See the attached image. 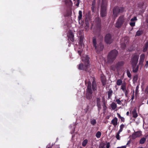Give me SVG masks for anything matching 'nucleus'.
Listing matches in <instances>:
<instances>
[{
    "label": "nucleus",
    "mask_w": 148,
    "mask_h": 148,
    "mask_svg": "<svg viewBox=\"0 0 148 148\" xmlns=\"http://www.w3.org/2000/svg\"><path fill=\"white\" fill-rule=\"evenodd\" d=\"M146 140V138L143 137L139 141V143L141 144H143L145 142Z\"/></svg>",
    "instance_id": "nucleus-30"
},
{
    "label": "nucleus",
    "mask_w": 148,
    "mask_h": 148,
    "mask_svg": "<svg viewBox=\"0 0 148 148\" xmlns=\"http://www.w3.org/2000/svg\"><path fill=\"white\" fill-rule=\"evenodd\" d=\"M101 135V133L100 131H98L97 132L96 134V136L97 138H100Z\"/></svg>",
    "instance_id": "nucleus-34"
},
{
    "label": "nucleus",
    "mask_w": 148,
    "mask_h": 148,
    "mask_svg": "<svg viewBox=\"0 0 148 148\" xmlns=\"http://www.w3.org/2000/svg\"><path fill=\"white\" fill-rule=\"evenodd\" d=\"M82 51H81V50H79L78 51V53L79 54L80 56H81V53H82Z\"/></svg>",
    "instance_id": "nucleus-51"
},
{
    "label": "nucleus",
    "mask_w": 148,
    "mask_h": 148,
    "mask_svg": "<svg viewBox=\"0 0 148 148\" xmlns=\"http://www.w3.org/2000/svg\"><path fill=\"white\" fill-rule=\"evenodd\" d=\"M118 54V51L115 49L110 51L107 57L108 62L110 63L112 62L116 58Z\"/></svg>",
    "instance_id": "nucleus-2"
},
{
    "label": "nucleus",
    "mask_w": 148,
    "mask_h": 148,
    "mask_svg": "<svg viewBox=\"0 0 148 148\" xmlns=\"http://www.w3.org/2000/svg\"><path fill=\"white\" fill-rule=\"evenodd\" d=\"M117 114L119 118H120V114L119 113H117Z\"/></svg>",
    "instance_id": "nucleus-60"
},
{
    "label": "nucleus",
    "mask_w": 148,
    "mask_h": 148,
    "mask_svg": "<svg viewBox=\"0 0 148 148\" xmlns=\"http://www.w3.org/2000/svg\"><path fill=\"white\" fill-rule=\"evenodd\" d=\"M88 66V65H79L78 68L80 70L87 71Z\"/></svg>",
    "instance_id": "nucleus-18"
},
{
    "label": "nucleus",
    "mask_w": 148,
    "mask_h": 148,
    "mask_svg": "<svg viewBox=\"0 0 148 148\" xmlns=\"http://www.w3.org/2000/svg\"><path fill=\"white\" fill-rule=\"evenodd\" d=\"M121 89H122L124 92H125V95L127 97L128 92L127 90H126V84H123L121 86Z\"/></svg>",
    "instance_id": "nucleus-17"
},
{
    "label": "nucleus",
    "mask_w": 148,
    "mask_h": 148,
    "mask_svg": "<svg viewBox=\"0 0 148 148\" xmlns=\"http://www.w3.org/2000/svg\"><path fill=\"white\" fill-rule=\"evenodd\" d=\"M117 84L118 85H120V79H119L117 80Z\"/></svg>",
    "instance_id": "nucleus-47"
},
{
    "label": "nucleus",
    "mask_w": 148,
    "mask_h": 148,
    "mask_svg": "<svg viewBox=\"0 0 148 148\" xmlns=\"http://www.w3.org/2000/svg\"><path fill=\"white\" fill-rule=\"evenodd\" d=\"M102 104H106L107 103V101L104 98H103L102 99Z\"/></svg>",
    "instance_id": "nucleus-41"
},
{
    "label": "nucleus",
    "mask_w": 148,
    "mask_h": 148,
    "mask_svg": "<svg viewBox=\"0 0 148 148\" xmlns=\"http://www.w3.org/2000/svg\"><path fill=\"white\" fill-rule=\"evenodd\" d=\"M105 145L106 144L104 143H101L99 144V148H106V147H104Z\"/></svg>",
    "instance_id": "nucleus-35"
},
{
    "label": "nucleus",
    "mask_w": 148,
    "mask_h": 148,
    "mask_svg": "<svg viewBox=\"0 0 148 148\" xmlns=\"http://www.w3.org/2000/svg\"><path fill=\"white\" fill-rule=\"evenodd\" d=\"M129 112H127L126 113V114L127 115H129Z\"/></svg>",
    "instance_id": "nucleus-62"
},
{
    "label": "nucleus",
    "mask_w": 148,
    "mask_h": 148,
    "mask_svg": "<svg viewBox=\"0 0 148 148\" xmlns=\"http://www.w3.org/2000/svg\"><path fill=\"white\" fill-rule=\"evenodd\" d=\"M131 140H129V141L128 142H127V145H128V144H130V143H131Z\"/></svg>",
    "instance_id": "nucleus-58"
},
{
    "label": "nucleus",
    "mask_w": 148,
    "mask_h": 148,
    "mask_svg": "<svg viewBox=\"0 0 148 148\" xmlns=\"http://www.w3.org/2000/svg\"><path fill=\"white\" fill-rule=\"evenodd\" d=\"M139 56L137 54L132 55L131 58L130 62L132 65H137Z\"/></svg>",
    "instance_id": "nucleus-5"
},
{
    "label": "nucleus",
    "mask_w": 148,
    "mask_h": 148,
    "mask_svg": "<svg viewBox=\"0 0 148 148\" xmlns=\"http://www.w3.org/2000/svg\"><path fill=\"white\" fill-rule=\"evenodd\" d=\"M77 3L76 4V6L77 7H78L79 5V4L80 2V0H77Z\"/></svg>",
    "instance_id": "nucleus-46"
},
{
    "label": "nucleus",
    "mask_w": 148,
    "mask_h": 148,
    "mask_svg": "<svg viewBox=\"0 0 148 148\" xmlns=\"http://www.w3.org/2000/svg\"><path fill=\"white\" fill-rule=\"evenodd\" d=\"M148 68V65H145L144 68L147 69Z\"/></svg>",
    "instance_id": "nucleus-59"
},
{
    "label": "nucleus",
    "mask_w": 148,
    "mask_h": 148,
    "mask_svg": "<svg viewBox=\"0 0 148 148\" xmlns=\"http://www.w3.org/2000/svg\"><path fill=\"white\" fill-rule=\"evenodd\" d=\"M137 136L136 134V133L135 132L132 135V139H135Z\"/></svg>",
    "instance_id": "nucleus-42"
},
{
    "label": "nucleus",
    "mask_w": 148,
    "mask_h": 148,
    "mask_svg": "<svg viewBox=\"0 0 148 148\" xmlns=\"http://www.w3.org/2000/svg\"><path fill=\"white\" fill-rule=\"evenodd\" d=\"M148 47V42L146 43L144 47L143 51V52H145L147 51V48Z\"/></svg>",
    "instance_id": "nucleus-28"
},
{
    "label": "nucleus",
    "mask_w": 148,
    "mask_h": 148,
    "mask_svg": "<svg viewBox=\"0 0 148 148\" xmlns=\"http://www.w3.org/2000/svg\"><path fill=\"white\" fill-rule=\"evenodd\" d=\"M138 86H137L136 87V94L137 93L138 91Z\"/></svg>",
    "instance_id": "nucleus-50"
},
{
    "label": "nucleus",
    "mask_w": 148,
    "mask_h": 148,
    "mask_svg": "<svg viewBox=\"0 0 148 148\" xmlns=\"http://www.w3.org/2000/svg\"><path fill=\"white\" fill-rule=\"evenodd\" d=\"M84 37L82 35H81L79 38V43L82 45L83 44V42L84 40Z\"/></svg>",
    "instance_id": "nucleus-27"
},
{
    "label": "nucleus",
    "mask_w": 148,
    "mask_h": 148,
    "mask_svg": "<svg viewBox=\"0 0 148 148\" xmlns=\"http://www.w3.org/2000/svg\"><path fill=\"white\" fill-rule=\"evenodd\" d=\"M121 65H122V64H123V62L121 61Z\"/></svg>",
    "instance_id": "nucleus-64"
},
{
    "label": "nucleus",
    "mask_w": 148,
    "mask_h": 148,
    "mask_svg": "<svg viewBox=\"0 0 148 148\" xmlns=\"http://www.w3.org/2000/svg\"><path fill=\"white\" fill-rule=\"evenodd\" d=\"M95 0H94L92 2V3L91 5V10L92 12H94L95 11Z\"/></svg>",
    "instance_id": "nucleus-23"
},
{
    "label": "nucleus",
    "mask_w": 148,
    "mask_h": 148,
    "mask_svg": "<svg viewBox=\"0 0 148 148\" xmlns=\"http://www.w3.org/2000/svg\"><path fill=\"white\" fill-rule=\"evenodd\" d=\"M87 88L86 90V98L88 99H90L92 97V91L91 88V84L90 81H89L87 83Z\"/></svg>",
    "instance_id": "nucleus-4"
},
{
    "label": "nucleus",
    "mask_w": 148,
    "mask_h": 148,
    "mask_svg": "<svg viewBox=\"0 0 148 148\" xmlns=\"http://www.w3.org/2000/svg\"><path fill=\"white\" fill-rule=\"evenodd\" d=\"M88 109H89V106H87V107L86 108V113L88 111Z\"/></svg>",
    "instance_id": "nucleus-52"
},
{
    "label": "nucleus",
    "mask_w": 148,
    "mask_h": 148,
    "mask_svg": "<svg viewBox=\"0 0 148 148\" xmlns=\"http://www.w3.org/2000/svg\"><path fill=\"white\" fill-rule=\"evenodd\" d=\"M127 76L130 78H131V75L130 71L127 70Z\"/></svg>",
    "instance_id": "nucleus-39"
},
{
    "label": "nucleus",
    "mask_w": 148,
    "mask_h": 148,
    "mask_svg": "<svg viewBox=\"0 0 148 148\" xmlns=\"http://www.w3.org/2000/svg\"><path fill=\"white\" fill-rule=\"evenodd\" d=\"M138 78V76L137 75H134L133 77V81L134 83H135L137 82V81Z\"/></svg>",
    "instance_id": "nucleus-31"
},
{
    "label": "nucleus",
    "mask_w": 148,
    "mask_h": 148,
    "mask_svg": "<svg viewBox=\"0 0 148 148\" xmlns=\"http://www.w3.org/2000/svg\"><path fill=\"white\" fill-rule=\"evenodd\" d=\"M124 120V119L123 117L121 116V121L123 122Z\"/></svg>",
    "instance_id": "nucleus-55"
},
{
    "label": "nucleus",
    "mask_w": 148,
    "mask_h": 148,
    "mask_svg": "<svg viewBox=\"0 0 148 148\" xmlns=\"http://www.w3.org/2000/svg\"><path fill=\"white\" fill-rule=\"evenodd\" d=\"M88 140L87 139L84 140L82 143V145L83 146L85 147L86 146L87 143H88Z\"/></svg>",
    "instance_id": "nucleus-33"
},
{
    "label": "nucleus",
    "mask_w": 148,
    "mask_h": 148,
    "mask_svg": "<svg viewBox=\"0 0 148 148\" xmlns=\"http://www.w3.org/2000/svg\"><path fill=\"white\" fill-rule=\"evenodd\" d=\"M110 143L108 142L107 143L106 145V148H109L110 147Z\"/></svg>",
    "instance_id": "nucleus-48"
},
{
    "label": "nucleus",
    "mask_w": 148,
    "mask_h": 148,
    "mask_svg": "<svg viewBox=\"0 0 148 148\" xmlns=\"http://www.w3.org/2000/svg\"><path fill=\"white\" fill-rule=\"evenodd\" d=\"M143 33V31L142 30H138L136 32V36H140Z\"/></svg>",
    "instance_id": "nucleus-32"
},
{
    "label": "nucleus",
    "mask_w": 148,
    "mask_h": 148,
    "mask_svg": "<svg viewBox=\"0 0 148 148\" xmlns=\"http://www.w3.org/2000/svg\"><path fill=\"white\" fill-rule=\"evenodd\" d=\"M110 106L111 108V109L112 110H115V111H117L119 108L117 109V105L114 102H112L110 104Z\"/></svg>",
    "instance_id": "nucleus-15"
},
{
    "label": "nucleus",
    "mask_w": 148,
    "mask_h": 148,
    "mask_svg": "<svg viewBox=\"0 0 148 148\" xmlns=\"http://www.w3.org/2000/svg\"><path fill=\"white\" fill-rule=\"evenodd\" d=\"M65 3L66 6L68 8H70L72 4V2L71 0H66Z\"/></svg>",
    "instance_id": "nucleus-20"
},
{
    "label": "nucleus",
    "mask_w": 148,
    "mask_h": 148,
    "mask_svg": "<svg viewBox=\"0 0 148 148\" xmlns=\"http://www.w3.org/2000/svg\"><path fill=\"white\" fill-rule=\"evenodd\" d=\"M68 37V39H69L72 42L74 41V35L73 33L71 31L69 32Z\"/></svg>",
    "instance_id": "nucleus-13"
},
{
    "label": "nucleus",
    "mask_w": 148,
    "mask_h": 148,
    "mask_svg": "<svg viewBox=\"0 0 148 148\" xmlns=\"http://www.w3.org/2000/svg\"><path fill=\"white\" fill-rule=\"evenodd\" d=\"M81 59L83 62L85 63V65H88L89 64V58L88 55L85 56H83L81 58Z\"/></svg>",
    "instance_id": "nucleus-9"
},
{
    "label": "nucleus",
    "mask_w": 148,
    "mask_h": 148,
    "mask_svg": "<svg viewBox=\"0 0 148 148\" xmlns=\"http://www.w3.org/2000/svg\"><path fill=\"white\" fill-rule=\"evenodd\" d=\"M116 102L117 103L119 104H120V100L119 99H116Z\"/></svg>",
    "instance_id": "nucleus-49"
},
{
    "label": "nucleus",
    "mask_w": 148,
    "mask_h": 148,
    "mask_svg": "<svg viewBox=\"0 0 148 148\" xmlns=\"http://www.w3.org/2000/svg\"><path fill=\"white\" fill-rule=\"evenodd\" d=\"M96 100L97 103V106L98 108V110L99 112L100 110L101 109V99L99 97H98L96 98Z\"/></svg>",
    "instance_id": "nucleus-10"
},
{
    "label": "nucleus",
    "mask_w": 148,
    "mask_h": 148,
    "mask_svg": "<svg viewBox=\"0 0 148 148\" xmlns=\"http://www.w3.org/2000/svg\"><path fill=\"white\" fill-rule=\"evenodd\" d=\"M79 15L78 16V20L79 21L81 19L82 17V12L81 10H79Z\"/></svg>",
    "instance_id": "nucleus-29"
},
{
    "label": "nucleus",
    "mask_w": 148,
    "mask_h": 148,
    "mask_svg": "<svg viewBox=\"0 0 148 148\" xmlns=\"http://www.w3.org/2000/svg\"><path fill=\"white\" fill-rule=\"evenodd\" d=\"M92 43L97 53H99L100 51L103 50L104 46L103 43L100 42L97 45L96 39L95 37H93Z\"/></svg>",
    "instance_id": "nucleus-3"
},
{
    "label": "nucleus",
    "mask_w": 148,
    "mask_h": 148,
    "mask_svg": "<svg viewBox=\"0 0 148 148\" xmlns=\"http://www.w3.org/2000/svg\"><path fill=\"white\" fill-rule=\"evenodd\" d=\"M120 65H111V68L112 70L114 71H117L118 72V68Z\"/></svg>",
    "instance_id": "nucleus-22"
},
{
    "label": "nucleus",
    "mask_w": 148,
    "mask_h": 148,
    "mask_svg": "<svg viewBox=\"0 0 148 148\" xmlns=\"http://www.w3.org/2000/svg\"><path fill=\"white\" fill-rule=\"evenodd\" d=\"M106 79L105 76L102 75L101 77V80L103 86H105L106 84Z\"/></svg>",
    "instance_id": "nucleus-14"
},
{
    "label": "nucleus",
    "mask_w": 148,
    "mask_h": 148,
    "mask_svg": "<svg viewBox=\"0 0 148 148\" xmlns=\"http://www.w3.org/2000/svg\"><path fill=\"white\" fill-rule=\"evenodd\" d=\"M103 107V110L104 112H106L107 109V106L106 105V104H102Z\"/></svg>",
    "instance_id": "nucleus-37"
},
{
    "label": "nucleus",
    "mask_w": 148,
    "mask_h": 148,
    "mask_svg": "<svg viewBox=\"0 0 148 148\" xmlns=\"http://www.w3.org/2000/svg\"><path fill=\"white\" fill-rule=\"evenodd\" d=\"M124 126V125L123 124H122L121 125V132L122 131V129L123 127Z\"/></svg>",
    "instance_id": "nucleus-54"
},
{
    "label": "nucleus",
    "mask_w": 148,
    "mask_h": 148,
    "mask_svg": "<svg viewBox=\"0 0 148 148\" xmlns=\"http://www.w3.org/2000/svg\"><path fill=\"white\" fill-rule=\"evenodd\" d=\"M115 27L118 28L120 27V16L119 17L118 21L115 24Z\"/></svg>",
    "instance_id": "nucleus-24"
},
{
    "label": "nucleus",
    "mask_w": 148,
    "mask_h": 148,
    "mask_svg": "<svg viewBox=\"0 0 148 148\" xmlns=\"http://www.w3.org/2000/svg\"><path fill=\"white\" fill-rule=\"evenodd\" d=\"M118 119L116 117L114 118L111 121V123L116 127L117 124Z\"/></svg>",
    "instance_id": "nucleus-19"
},
{
    "label": "nucleus",
    "mask_w": 148,
    "mask_h": 148,
    "mask_svg": "<svg viewBox=\"0 0 148 148\" xmlns=\"http://www.w3.org/2000/svg\"><path fill=\"white\" fill-rule=\"evenodd\" d=\"M104 41L107 44H110L113 41L112 36L110 34H107L104 37Z\"/></svg>",
    "instance_id": "nucleus-6"
},
{
    "label": "nucleus",
    "mask_w": 148,
    "mask_h": 148,
    "mask_svg": "<svg viewBox=\"0 0 148 148\" xmlns=\"http://www.w3.org/2000/svg\"><path fill=\"white\" fill-rule=\"evenodd\" d=\"M126 146H124L122 147H121V148H126Z\"/></svg>",
    "instance_id": "nucleus-61"
},
{
    "label": "nucleus",
    "mask_w": 148,
    "mask_h": 148,
    "mask_svg": "<svg viewBox=\"0 0 148 148\" xmlns=\"http://www.w3.org/2000/svg\"><path fill=\"white\" fill-rule=\"evenodd\" d=\"M93 91H95L97 89V84L96 81L94 80L92 83L91 88Z\"/></svg>",
    "instance_id": "nucleus-16"
},
{
    "label": "nucleus",
    "mask_w": 148,
    "mask_h": 148,
    "mask_svg": "<svg viewBox=\"0 0 148 148\" xmlns=\"http://www.w3.org/2000/svg\"><path fill=\"white\" fill-rule=\"evenodd\" d=\"M84 26L89 27V23L88 21H86L84 24Z\"/></svg>",
    "instance_id": "nucleus-43"
},
{
    "label": "nucleus",
    "mask_w": 148,
    "mask_h": 148,
    "mask_svg": "<svg viewBox=\"0 0 148 148\" xmlns=\"http://www.w3.org/2000/svg\"><path fill=\"white\" fill-rule=\"evenodd\" d=\"M145 65H148V60L146 62V64Z\"/></svg>",
    "instance_id": "nucleus-63"
},
{
    "label": "nucleus",
    "mask_w": 148,
    "mask_h": 148,
    "mask_svg": "<svg viewBox=\"0 0 148 148\" xmlns=\"http://www.w3.org/2000/svg\"><path fill=\"white\" fill-rule=\"evenodd\" d=\"M120 132V129L119 130V131L118 132V133H117V134H116V138L118 140H119L120 139L119 134V133Z\"/></svg>",
    "instance_id": "nucleus-38"
},
{
    "label": "nucleus",
    "mask_w": 148,
    "mask_h": 148,
    "mask_svg": "<svg viewBox=\"0 0 148 148\" xmlns=\"http://www.w3.org/2000/svg\"><path fill=\"white\" fill-rule=\"evenodd\" d=\"M130 25L132 27H134L135 26V22H131L130 23Z\"/></svg>",
    "instance_id": "nucleus-44"
},
{
    "label": "nucleus",
    "mask_w": 148,
    "mask_h": 148,
    "mask_svg": "<svg viewBox=\"0 0 148 148\" xmlns=\"http://www.w3.org/2000/svg\"><path fill=\"white\" fill-rule=\"evenodd\" d=\"M89 27H87L86 26H84V28L85 29H86V30H88V29Z\"/></svg>",
    "instance_id": "nucleus-56"
},
{
    "label": "nucleus",
    "mask_w": 148,
    "mask_h": 148,
    "mask_svg": "<svg viewBox=\"0 0 148 148\" xmlns=\"http://www.w3.org/2000/svg\"><path fill=\"white\" fill-rule=\"evenodd\" d=\"M120 11V10L119 7H115L113 10V14L114 17L115 18L117 17Z\"/></svg>",
    "instance_id": "nucleus-8"
},
{
    "label": "nucleus",
    "mask_w": 148,
    "mask_h": 148,
    "mask_svg": "<svg viewBox=\"0 0 148 148\" xmlns=\"http://www.w3.org/2000/svg\"><path fill=\"white\" fill-rule=\"evenodd\" d=\"M95 21L97 26L98 27L100 28L101 27V19L99 17H97L95 19Z\"/></svg>",
    "instance_id": "nucleus-11"
},
{
    "label": "nucleus",
    "mask_w": 148,
    "mask_h": 148,
    "mask_svg": "<svg viewBox=\"0 0 148 148\" xmlns=\"http://www.w3.org/2000/svg\"><path fill=\"white\" fill-rule=\"evenodd\" d=\"M132 114L133 115V117L134 118H136L138 116V114L136 113V109L135 108L132 112Z\"/></svg>",
    "instance_id": "nucleus-25"
},
{
    "label": "nucleus",
    "mask_w": 148,
    "mask_h": 148,
    "mask_svg": "<svg viewBox=\"0 0 148 148\" xmlns=\"http://www.w3.org/2000/svg\"><path fill=\"white\" fill-rule=\"evenodd\" d=\"M129 40V38L127 36H125L123 39V43L121 45V47L122 49H125L126 46V44L128 42Z\"/></svg>",
    "instance_id": "nucleus-7"
},
{
    "label": "nucleus",
    "mask_w": 148,
    "mask_h": 148,
    "mask_svg": "<svg viewBox=\"0 0 148 148\" xmlns=\"http://www.w3.org/2000/svg\"><path fill=\"white\" fill-rule=\"evenodd\" d=\"M108 99L110 98L112 96V93L113 91L110 88L109 89V90L108 92Z\"/></svg>",
    "instance_id": "nucleus-26"
},
{
    "label": "nucleus",
    "mask_w": 148,
    "mask_h": 148,
    "mask_svg": "<svg viewBox=\"0 0 148 148\" xmlns=\"http://www.w3.org/2000/svg\"><path fill=\"white\" fill-rule=\"evenodd\" d=\"M145 91L148 93V86L146 88Z\"/></svg>",
    "instance_id": "nucleus-57"
},
{
    "label": "nucleus",
    "mask_w": 148,
    "mask_h": 148,
    "mask_svg": "<svg viewBox=\"0 0 148 148\" xmlns=\"http://www.w3.org/2000/svg\"><path fill=\"white\" fill-rule=\"evenodd\" d=\"M145 58V55L144 53H143L140 56L139 64L138 65H143V63Z\"/></svg>",
    "instance_id": "nucleus-12"
},
{
    "label": "nucleus",
    "mask_w": 148,
    "mask_h": 148,
    "mask_svg": "<svg viewBox=\"0 0 148 148\" xmlns=\"http://www.w3.org/2000/svg\"><path fill=\"white\" fill-rule=\"evenodd\" d=\"M141 131H137L136 132H135L137 136V137H138L140 136V135L141 134Z\"/></svg>",
    "instance_id": "nucleus-40"
},
{
    "label": "nucleus",
    "mask_w": 148,
    "mask_h": 148,
    "mask_svg": "<svg viewBox=\"0 0 148 148\" xmlns=\"http://www.w3.org/2000/svg\"><path fill=\"white\" fill-rule=\"evenodd\" d=\"M90 123L93 125H95L96 123V121L95 119H93L91 120Z\"/></svg>",
    "instance_id": "nucleus-36"
},
{
    "label": "nucleus",
    "mask_w": 148,
    "mask_h": 148,
    "mask_svg": "<svg viewBox=\"0 0 148 148\" xmlns=\"http://www.w3.org/2000/svg\"><path fill=\"white\" fill-rule=\"evenodd\" d=\"M108 2L107 0H102L100 11V15L102 17L106 16L107 15Z\"/></svg>",
    "instance_id": "nucleus-1"
},
{
    "label": "nucleus",
    "mask_w": 148,
    "mask_h": 148,
    "mask_svg": "<svg viewBox=\"0 0 148 148\" xmlns=\"http://www.w3.org/2000/svg\"><path fill=\"white\" fill-rule=\"evenodd\" d=\"M137 20V18L136 17L134 16L133 18L131 19L130 21H134Z\"/></svg>",
    "instance_id": "nucleus-45"
},
{
    "label": "nucleus",
    "mask_w": 148,
    "mask_h": 148,
    "mask_svg": "<svg viewBox=\"0 0 148 148\" xmlns=\"http://www.w3.org/2000/svg\"><path fill=\"white\" fill-rule=\"evenodd\" d=\"M134 90H133V95L132 96V98H131V99L132 100H133L134 99Z\"/></svg>",
    "instance_id": "nucleus-53"
},
{
    "label": "nucleus",
    "mask_w": 148,
    "mask_h": 148,
    "mask_svg": "<svg viewBox=\"0 0 148 148\" xmlns=\"http://www.w3.org/2000/svg\"><path fill=\"white\" fill-rule=\"evenodd\" d=\"M132 68L133 72L136 73L138 69V65H132Z\"/></svg>",
    "instance_id": "nucleus-21"
}]
</instances>
